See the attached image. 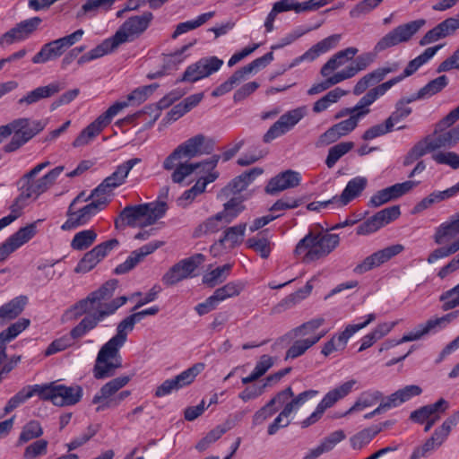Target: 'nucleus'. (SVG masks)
I'll return each mask as SVG.
<instances>
[{
	"instance_id": "obj_1",
	"label": "nucleus",
	"mask_w": 459,
	"mask_h": 459,
	"mask_svg": "<svg viewBox=\"0 0 459 459\" xmlns=\"http://www.w3.org/2000/svg\"><path fill=\"white\" fill-rule=\"evenodd\" d=\"M117 286V280H110L102 284L98 290L91 292L85 299L76 303L74 308L77 315L87 316L71 330L74 338H81L107 316L113 315L127 301L126 296L111 299Z\"/></svg>"
},
{
	"instance_id": "obj_2",
	"label": "nucleus",
	"mask_w": 459,
	"mask_h": 459,
	"mask_svg": "<svg viewBox=\"0 0 459 459\" xmlns=\"http://www.w3.org/2000/svg\"><path fill=\"white\" fill-rule=\"evenodd\" d=\"M136 317L134 314L124 318L117 327V333L100 349L93 367V376L96 379H104L115 375L121 368L122 357L119 350L127 340L128 333L134 330Z\"/></svg>"
},
{
	"instance_id": "obj_3",
	"label": "nucleus",
	"mask_w": 459,
	"mask_h": 459,
	"mask_svg": "<svg viewBox=\"0 0 459 459\" xmlns=\"http://www.w3.org/2000/svg\"><path fill=\"white\" fill-rule=\"evenodd\" d=\"M82 394V387L79 385L67 386L56 384V382H50L24 386L9 402H24L35 394L43 401H54L60 398L62 402H80Z\"/></svg>"
},
{
	"instance_id": "obj_4",
	"label": "nucleus",
	"mask_w": 459,
	"mask_h": 459,
	"mask_svg": "<svg viewBox=\"0 0 459 459\" xmlns=\"http://www.w3.org/2000/svg\"><path fill=\"white\" fill-rule=\"evenodd\" d=\"M165 202L142 204L137 205H127L115 220L117 229L126 225L130 227H146L154 224L163 217L167 211Z\"/></svg>"
},
{
	"instance_id": "obj_5",
	"label": "nucleus",
	"mask_w": 459,
	"mask_h": 459,
	"mask_svg": "<svg viewBox=\"0 0 459 459\" xmlns=\"http://www.w3.org/2000/svg\"><path fill=\"white\" fill-rule=\"evenodd\" d=\"M48 166H50L49 161L39 163L20 178L18 181L19 189L25 197L37 199L55 184L56 178L65 169L64 166H57L40 178L35 179V177Z\"/></svg>"
},
{
	"instance_id": "obj_6",
	"label": "nucleus",
	"mask_w": 459,
	"mask_h": 459,
	"mask_svg": "<svg viewBox=\"0 0 459 459\" xmlns=\"http://www.w3.org/2000/svg\"><path fill=\"white\" fill-rule=\"evenodd\" d=\"M340 242L337 234H313L309 232L299 241L294 250L296 255H304L305 262L315 261L329 255Z\"/></svg>"
},
{
	"instance_id": "obj_7",
	"label": "nucleus",
	"mask_w": 459,
	"mask_h": 459,
	"mask_svg": "<svg viewBox=\"0 0 459 459\" xmlns=\"http://www.w3.org/2000/svg\"><path fill=\"white\" fill-rule=\"evenodd\" d=\"M459 120V106L452 109L435 126L432 134L426 136L429 147L433 152L441 148H452L455 146L453 127Z\"/></svg>"
},
{
	"instance_id": "obj_8",
	"label": "nucleus",
	"mask_w": 459,
	"mask_h": 459,
	"mask_svg": "<svg viewBox=\"0 0 459 459\" xmlns=\"http://www.w3.org/2000/svg\"><path fill=\"white\" fill-rule=\"evenodd\" d=\"M83 34L84 30L79 29L69 35L44 44L40 50L32 57L31 62L37 65L45 64L59 58L67 48L81 40Z\"/></svg>"
},
{
	"instance_id": "obj_9",
	"label": "nucleus",
	"mask_w": 459,
	"mask_h": 459,
	"mask_svg": "<svg viewBox=\"0 0 459 459\" xmlns=\"http://www.w3.org/2000/svg\"><path fill=\"white\" fill-rule=\"evenodd\" d=\"M425 23L426 21L424 19H419L397 26L377 42L374 47V52L378 54L400 43L408 42Z\"/></svg>"
},
{
	"instance_id": "obj_10",
	"label": "nucleus",
	"mask_w": 459,
	"mask_h": 459,
	"mask_svg": "<svg viewBox=\"0 0 459 459\" xmlns=\"http://www.w3.org/2000/svg\"><path fill=\"white\" fill-rule=\"evenodd\" d=\"M78 198H75L68 207L67 220L61 226L63 230H71L87 224L93 216L105 208V200H93L78 211H74V206Z\"/></svg>"
},
{
	"instance_id": "obj_11",
	"label": "nucleus",
	"mask_w": 459,
	"mask_h": 459,
	"mask_svg": "<svg viewBox=\"0 0 459 459\" xmlns=\"http://www.w3.org/2000/svg\"><path fill=\"white\" fill-rule=\"evenodd\" d=\"M306 115L304 107L291 109L274 122L263 136L264 143H270L276 138H279L290 132Z\"/></svg>"
},
{
	"instance_id": "obj_12",
	"label": "nucleus",
	"mask_w": 459,
	"mask_h": 459,
	"mask_svg": "<svg viewBox=\"0 0 459 459\" xmlns=\"http://www.w3.org/2000/svg\"><path fill=\"white\" fill-rule=\"evenodd\" d=\"M203 254H195L188 258L175 264L162 277V282L166 286H173L179 281L192 276L195 269L204 262Z\"/></svg>"
},
{
	"instance_id": "obj_13",
	"label": "nucleus",
	"mask_w": 459,
	"mask_h": 459,
	"mask_svg": "<svg viewBox=\"0 0 459 459\" xmlns=\"http://www.w3.org/2000/svg\"><path fill=\"white\" fill-rule=\"evenodd\" d=\"M204 363H196L187 369L184 370L173 378L165 380L155 390L156 397H162L164 395L177 392L179 389L186 387L192 384L195 377L204 370Z\"/></svg>"
},
{
	"instance_id": "obj_14",
	"label": "nucleus",
	"mask_w": 459,
	"mask_h": 459,
	"mask_svg": "<svg viewBox=\"0 0 459 459\" xmlns=\"http://www.w3.org/2000/svg\"><path fill=\"white\" fill-rule=\"evenodd\" d=\"M459 315V311H454L451 313H448L441 317L437 318H431L428 320L425 324L420 325L417 328H415L414 331L409 333L408 334H405L396 342H391L389 344H386L385 349H388L391 346L398 345L400 343L405 342H411L420 339L422 336L436 331L437 329H440L445 327L446 325H448L450 322H452L454 319H455ZM384 348L380 349V351H382Z\"/></svg>"
},
{
	"instance_id": "obj_15",
	"label": "nucleus",
	"mask_w": 459,
	"mask_h": 459,
	"mask_svg": "<svg viewBox=\"0 0 459 459\" xmlns=\"http://www.w3.org/2000/svg\"><path fill=\"white\" fill-rule=\"evenodd\" d=\"M118 246L119 241L117 238H111L95 246L91 250L83 255L74 268V272L77 273L90 272Z\"/></svg>"
},
{
	"instance_id": "obj_16",
	"label": "nucleus",
	"mask_w": 459,
	"mask_h": 459,
	"mask_svg": "<svg viewBox=\"0 0 459 459\" xmlns=\"http://www.w3.org/2000/svg\"><path fill=\"white\" fill-rule=\"evenodd\" d=\"M205 140L204 135L196 134L179 144L163 161L165 170H172L177 160H190L200 154L201 147Z\"/></svg>"
},
{
	"instance_id": "obj_17",
	"label": "nucleus",
	"mask_w": 459,
	"mask_h": 459,
	"mask_svg": "<svg viewBox=\"0 0 459 459\" xmlns=\"http://www.w3.org/2000/svg\"><path fill=\"white\" fill-rule=\"evenodd\" d=\"M365 116L366 112L357 113L355 116L332 126L318 137L316 145L323 147L337 142L340 138L351 133L357 127L359 119Z\"/></svg>"
},
{
	"instance_id": "obj_18",
	"label": "nucleus",
	"mask_w": 459,
	"mask_h": 459,
	"mask_svg": "<svg viewBox=\"0 0 459 459\" xmlns=\"http://www.w3.org/2000/svg\"><path fill=\"white\" fill-rule=\"evenodd\" d=\"M222 65L223 61L217 56L201 58L195 64L189 65L183 74L182 77L177 80V82H197L217 72Z\"/></svg>"
},
{
	"instance_id": "obj_19",
	"label": "nucleus",
	"mask_w": 459,
	"mask_h": 459,
	"mask_svg": "<svg viewBox=\"0 0 459 459\" xmlns=\"http://www.w3.org/2000/svg\"><path fill=\"white\" fill-rule=\"evenodd\" d=\"M400 214L399 205L385 208L360 223L357 227L356 232L358 235H368L376 232L385 225L396 220Z\"/></svg>"
},
{
	"instance_id": "obj_20",
	"label": "nucleus",
	"mask_w": 459,
	"mask_h": 459,
	"mask_svg": "<svg viewBox=\"0 0 459 459\" xmlns=\"http://www.w3.org/2000/svg\"><path fill=\"white\" fill-rule=\"evenodd\" d=\"M443 45H437L435 47L428 48L424 50L422 54L411 60L407 66L405 67L403 73L396 77L390 79L387 82H385L379 85H377V89L381 92L382 95H385V92L390 90L394 85L403 81L404 78L412 75L421 65L426 64L430 58H432L435 54L439 50Z\"/></svg>"
},
{
	"instance_id": "obj_21",
	"label": "nucleus",
	"mask_w": 459,
	"mask_h": 459,
	"mask_svg": "<svg viewBox=\"0 0 459 459\" xmlns=\"http://www.w3.org/2000/svg\"><path fill=\"white\" fill-rule=\"evenodd\" d=\"M117 108H108L103 114L99 116L93 122L87 126L74 139L73 146L82 147L92 141L100 132L110 124L116 116Z\"/></svg>"
},
{
	"instance_id": "obj_22",
	"label": "nucleus",
	"mask_w": 459,
	"mask_h": 459,
	"mask_svg": "<svg viewBox=\"0 0 459 459\" xmlns=\"http://www.w3.org/2000/svg\"><path fill=\"white\" fill-rule=\"evenodd\" d=\"M220 158V155H213L206 160L196 163H188L183 161V160H177V161H175V167L172 169L174 171L171 175V179L174 183L180 184L186 177L198 169L202 168L203 171L213 170Z\"/></svg>"
},
{
	"instance_id": "obj_23",
	"label": "nucleus",
	"mask_w": 459,
	"mask_h": 459,
	"mask_svg": "<svg viewBox=\"0 0 459 459\" xmlns=\"http://www.w3.org/2000/svg\"><path fill=\"white\" fill-rule=\"evenodd\" d=\"M404 249L401 244L389 246L385 248L378 250L372 255L366 257L362 263L359 264L355 268L356 273H366L375 267L381 265L382 264L389 261L394 256L400 254Z\"/></svg>"
},
{
	"instance_id": "obj_24",
	"label": "nucleus",
	"mask_w": 459,
	"mask_h": 459,
	"mask_svg": "<svg viewBox=\"0 0 459 459\" xmlns=\"http://www.w3.org/2000/svg\"><path fill=\"white\" fill-rule=\"evenodd\" d=\"M153 19L151 12H145L142 15H136L127 19L116 33H119L124 39L123 43L131 41L138 37L149 27Z\"/></svg>"
},
{
	"instance_id": "obj_25",
	"label": "nucleus",
	"mask_w": 459,
	"mask_h": 459,
	"mask_svg": "<svg viewBox=\"0 0 459 459\" xmlns=\"http://www.w3.org/2000/svg\"><path fill=\"white\" fill-rule=\"evenodd\" d=\"M459 29V15L450 17L429 30L420 40V46H426L441 39L453 35Z\"/></svg>"
},
{
	"instance_id": "obj_26",
	"label": "nucleus",
	"mask_w": 459,
	"mask_h": 459,
	"mask_svg": "<svg viewBox=\"0 0 459 459\" xmlns=\"http://www.w3.org/2000/svg\"><path fill=\"white\" fill-rule=\"evenodd\" d=\"M341 39V35L333 34L331 35L321 41L317 42L316 45L311 47L307 51H306L303 55L296 57L287 67V69H291L294 66L298 65L303 61H314L321 54H324L330 49L335 48Z\"/></svg>"
},
{
	"instance_id": "obj_27",
	"label": "nucleus",
	"mask_w": 459,
	"mask_h": 459,
	"mask_svg": "<svg viewBox=\"0 0 459 459\" xmlns=\"http://www.w3.org/2000/svg\"><path fill=\"white\" fill-rule=\"evenodd\" d=\"M301 176L299 172L288 169L271 178L265 186V192L275 195L283 190L293 188L300 184Z\"/></svg>"
},
{
	"instance_id": "obj_28",
	"label": "nucleus",
	"mask_w": 459,
	"mask_h": 459,
	"mask_svg": "<svg viewBox=\"0 0 459 459\" xmlns=\"http://www.w3.org/2000/svg\"><path fill=\"white\" fill-rule=\"evenodd\" d=\"M163 242L160 241H154L148 243L140 248L134 250L131 252L130 255L127 257V259L118 264L115 270L114 273L119 275V274H125L129 273L131 270H133L141 261L143 260V258L153 253L156 249H158L160 247H161Z\"/></svg>"
},
{
	"instance_id": "obj_29",
	"label": "nucleus",
	"mask_w": 459,
	"mask_h": 459,
	"mask_svg": "<svg viewBox=\"0 0 459 459\" xmlns=\"http://www.w3.org/2000/svg\"><path fill=\"white\" fill-rule=\"evenodd\" d=\"M123 40L124 39H122L119 33H115L112 37L106 39L96 48L80 56L77 61L78 65H82L84 63L100 58L108 53L113 52L121 44H123Z\"/></svg>"
},
{
	"instance_id": "obj_30",
	"label": "nucleus",
	"mask_w": 459,
	"mask_h": 459,
	"mask_svg": "<svg viewBox=\"0 0 459 459\" xmlns=\"http://www.w3.org/2000/svg\"><path fill=\"white\" fill-rule=\"evenodd\" d=\"M381 96L383 95L377 87L372 88L359 100L356 106L353 108H342L335 114L334 118L340 119L347 116L351 117L352 116H355L357 113L360 112H366V115H368L370 112L368 107Z\"/></svg>"
},
{
	"instance_id": "obj_31",
	"label": "nucleus",
	"mask_w": 459,
	"mask_h": 459,
	"mask_svg": "<svg viewBox=\"0 0 459 459\" xmlns=\"http://www.w3.org/2000/svg\"><path fill=\"white\" fill-rule=\"evenodd\" d=\"M65 89V85L59 82H51L46 86L38 87L18 100L19 104L31 105L43 99H48Z\"/></svg>"
},
{
	"instance_id": "obj_32",
	"label": "nucleus",
	"mask_w": 459,
	"mask_h": 459,
	"mask_svg": "<svg viewBox=\"0 0 459 459\" xmlns=\"http://www.w3.org/2000/svg\"><path fill=\"white\" fill-rule=\"evenodd\" d=\"M30 321L21 318L0 333V365L7 358L6 343L15 339L21 333L29 327Z\"/></svg>"
},
{
	"instance_id": "obj_33",
	"label": "nucleus",
	"mask_w": 459,
	"mask_h": 459,
	"mask_svg": "<svg viewBox=\"0 0 459 459\" xmlns=\"http://www.w3.org/2000/svg\"><path fill=\"white\" fill-rule=\"evenodd\" d=\"M30 321L21 318L0 333V365L7 358L6 343L15 339L21 333L29 327Z\"/></svg>"
},
{
	"instance_id": "obj_34",
	"label": "nucleus",
	"mask_w": 459,
	"mask_h": 459,
	"mask_svg": "<svg viewBox=\"0 0 459 459\" xmlns=\"http://www.w3.org/2000/svg\"><path fill=\"white\" fill-rule=\"evenodd\" d=\"M368 185V179L364 177H356L351 179L341 195H335L338 206H344L351 201L359 196Z\"/></svg>"
},
{
	"instance_id": "obj_35",
	"label": "nucleus",
	"mask_w": 459,
	"mask_h": 459,
	"mask_svg": "<svg viewBox=\"0 0 459 459\" xmlns=\"http://www.w3.org/2000/svg\"><path fill=\"white\" fill-rule=\"evenodd\" d=\"M300 3L296 0H280L273 4L271 12L268 13L264 22V27L267 32H271L273 30V23L277 14L294 11L297 13H300Z\"/></svg>"
},
{
	"instance_id": "obj_36",
	"label": "nucleus",
	"mask_w": 459,
	"mask_h": 459,
	"mask_svg": "<svg viewBox=\"0 0 459 459\" xmlns=\"http://www.w3.org/2000/svg\"><path fill=\"white\" fill-rule=\"evenodd\" d=\"M263 170L258 168L250 169L249 171L244 172L241 175L232 179L226 187L222 189V192L229 195L230 194H238L245 190L247 186L255 178V177L261 175Z\"/></svg>"
},
{
	"instance_id": "obj_37",
	"label": "nucleus",
	"mask_w": 459,
	"mask_h": 459,
	"mask_svg": "<svg viewBox=\"0 0 459 459\" xmlns=\"http://www.w3.org/2000/svg\"><path fill=\"white\" fill-rule=\"evenodd\" d=\"M27 297L19 296L0 307V326L16 318L23 311Z\"/></svg>"
},
{
	"instance_id": "obj_38",
	"label": "nucleus",
	"mask_w": 459,
	"mask_h": 459,
	"mask_svg": "<svg viewBox=\"0 0 459 459\" xmlns=\"http://www.w3.org/2000/svg\"><path fill=\"white\" fill-rule=\"evenodd\" d=\"M358 48L350 47L337 52L322 66L320 71L321 74L324 77L328 76L333 71L339 68L346 61L353 58V56L358 53Z\"/></svg>"
},
{
	"instance_id": "obj_39",
	"label": "nucleus",
	"mask_w": 459,
	"mask_h": 459,
	"mask_svg": "<svg viewBox=\"0 0 459 459\" xmlns=\"http://www.w3.org/2000/svg\"><path fill=\"white\" fill-rule=\"evenodd\" d=\"M247 229V223H239L238 225L227 228L222 237L212 247L213 250L216 246H224L229 243L230 247H235L242 243L245 232Z\"/></svg>"
},
{
	"instance_id": "obj_40",
	"label": "nucleus",
	"mask_w": 459,
	"mask_h": 459,
	"mask_svg": "<svg viewBox=\"0 0 459 459\" xmlns=\"http://www.w3.org/2000/svg\"><path fill=\"white\" fill-rule=\"evenodd\" d=\"M141 161L142 160L139 158H133L123 162L110 176L106 178L107 184H111L115 188L123 185L130 170Z\"/></svg>"
},
{
	"instance_id": "obj_41",
	"label": "nucleus",
	"mask_w": 459,
	"mask_h": 459,
	"mask_svg": "<svg viewBox=\"0 0 459 459\" xmlns=\"http://www.w3.org/2000/svg\"><path fill=\"white\" fill-rule=\"evenodd\" d=\"M229 222L224 221V218L220 212L208 218L203 223L198 225L194 232L195 238H199L202 235L216 233L221 229L225 228Z\"/></svg>"
},
{
	"instance_id": "obj_42",
	"label": "nucleus",
	"mask_w": 459,
	"mask_h": 459,
	"mask_svg": "<svg viewBox=\"0 0 459 459\" xmlns=\"http://www.w3.org/2000/svg\"><path fill=\"white\" fill-rule=\"evenodd\" d=\"M325 333H321L307 339H301L294 342L286 352L285 359H296L303 355L310 347L315 345L324 337Z\"/></svg>"
},
{
	"instance_id": "obj_43",
	"label": "nucleus",
	"mask_w": 459,
	"mask_h": 459,
	"mask_svg": "<svg viewBox=\"0 0 459 459\" xmlns=\"http://www.w3.org/2000/svg\"><path fill=\"white\" fill-rule=\"evenodd\" d=\"M313 285L311 284V281H307L306 285L298 290L297 291L290 294L287 296L284 299H282L276 307L275 309L280 312L285 309H288L299 301L306 299L312 291Z\"/></svg>"
},
{
	"instance_id": "obj_44",
	"label": "nucleus",
	"mask_w": 459,
	"mask_h": 459,
	"mask_svg": "<svg viewBox=\"0 0 459 459\" xmlns=\"http://www.w3.org/2000/svg\"><path fill=\"white\" fill-rule=\"evenodd\" d=\"M129 380L130 378L127 376L119 377L110 380L101 387L99 394H95L92 402H100L103 399L109 398L116 392L125 386Z\"/></svg>"
},
{
	"instance_id": "obj_45",
	"label": "nucleus",
	"mask_w": 459,
	"mask_h": 459,
	"mask_svg": "<svg viewBox=\"0 0 459 459\" xmlns=\"http://www.w3.org/2000/svg\"><path fill=\"white\" fill-rule=\"evenodd\" d=\"M319 392L316 390H307L300 393L296 398L293 397V392L290 387L278 393L269 402H307V400L316 399Z\"/></svg>"
},
{
	"instance_id": "obj_46",
	"label": "nucleus",
	"mask_w": 459,
	"mask_h": 459,
	"mask_svg": "<svg viewBox=\"0 0 459 459\" xmlns=\"http://www.w3.org/2000/svg\"><path fill=\"white\" fill-rule=\"evenodd\" d=\"M273 358L270 355L264 354L261 356L252 373L242 378V383L244 385H248L249 383L256 381L273 367Z\"/></svg>"
},
{
	"instance_id": "obj_47",
	"label": "nucleus",
	"mask_w": 459,
	"mask_h": 459,
	"mask_svg": "<svg viewBox=\"0 0 459 459\" xmlns=\"http://www.w3.org/2000/svg\"><path fill=\"white\" fill-rule=\"evenodd\" d=\"M215 14V12H208L205 13H202L195 20L187 21L185 22H180L177 25L174 32L171 35L172 39H177L179 35L186 33L189 30L197 29L198 27L204 24L208 20L212 18Z\"/></svg>"
},
{
	"instance_id": "obj_48",
	"label": "nucleus",
	"mask_w": 459,
	"mask_h": 459,
	"mask_svg": "<svg viewBox=\"0 0 459 459\" xmlns=\"http://www.w3.org/2000/svg\"><path fill=\"white\" fill-rule=\"evenodd\" d=\"M446 409L444 403H429L412 411L410 419L416 423L422 424L435 412H444Z\"/></svg>"
},
{
	"instance_id": "obj_49",
	"label": "nucleus",
	"mask_w": 459,
	"mask_h": 459,
	"mask_svg": "<svg viewBox=\"0 0 459 459\" xmlns=\"http://www.w3.org/2000/svg\"><path fill=\"white\" fill-rule=\"evenodd\" d=\"M376 319L375 314H368L367 316L366 321L360 324L356 325H349L346 326L344 331H342L341 333H339L335 337V340L337 339L338 343L337 346L340 348V350H343L346 346V343L348 340L359 330L366 327L368 325H369L371 322H373Z\"/></svg>"
},
{
	"instance_id": "obj_50",
	"label": "nucleus",
	"mask_w": 459,
	"mask_h": 459,
	"mask_svg": "<svg viewBox=\"0 0 459 459\" xmlns=\"http://www.w3.org/2000/svg\"><path fill=\"white\" fill-rule=\"evenodd\" d=\"M117 0H86L81 10L77 13V17L91 14L96 15L100 10L108 11Z\"/></svg>"
},
{
	"instance_id": "obj_51",
	"label": "nucleus",
	"mask_w": 459,
	"mask_h": 459,
	"mask_svg": "<svg viewBox=\"0 0 459 459\" xmlns=\"http://www.w3.org/2000/svg\"><path fill=\"white\" fill-rule=\"evenodd\" d=\"M147 88L139 87L134 90L130 94L127 95L126 100L125 101H117L109 108H117L116 115L118 114L123 108H127L130 105H140L143 103L147 99L148 95L146 94Z\"/></svg>"
},
{
	"instance_id": "obj_52",
	"label": "nucleus",
	"mask_w": 459,
	"mask_h": 459,
	"mask_svg": "<svg viewBox=\"0 0 459 459\" xmlns=\"http://www.w3.org/2000/svg\"><path fill=\"white\" fill-rule=\"evenodd\" d=\"M97 239V233L93 230H84L77 232L72 241L74 250L82 251L89 248Z\"/></svg>"
},
{
	"instance_id": "obj_53",
	"label": "nucleus",
	"mask_w": 459,
	"mask_h": 459,
	"mask_svg": "<svg viewBox=\"0 0 459 459\" xmlns=\"http://www.w3.org/2000/svg\"><path fill=\"white\" fill-rule=\"evenodd\" d=\"M354 147L352 142H342L328 150V154L325 159V165L327 168L332 169L336 162Z\"/></svg>"
},
{
	"instance_id": "obj_54",
	"label": "nucleus",
	"mask_w": 459,
	"mask_h": 459,
	"mask_svg": "<svg viewBox=\"0 0 459 459\" xmlns=\"http://www.w3.org/2000/svg\"><path fill=\"white\" fill-rule=\"evenodd\" d=\"M245 210L243 200L240 197H232L223 204V211L220 212L225 222H232Z\"/></svg>"
},
{
	"instance_id": "obj_55",
	"label": "nucleus",
	"mask_w": 459,
	"mask_h": 459,
	"mask_svg": "<svg viewBox=\"0 0 459 459\" xmlns=\"http://www.w3.org/2000/svg\"><path fill=\"white\" fill-rule=\"evenodd\" d=\"M28 198L21 192L11 205V213L0 219V230L11 224L22 214V209L27 204Z\"/></svg>"
},
{
	"instance_id": "obj_56",
	"label": "nucleus",
	"mask_w": 459,
	"mask_h": 459,
	"mask_svg": "<svg viewBox=\"0 0 459 459\" xmlns=\"http://www.w3.org/2000/svg\"><path fill=\"white\" fill-rule=\"evenodd\" d=\"M432 152L433 151L429 147V144L425 137L423 140L414 144L412 148L408 152L404 157L403 165L410 166L428 152Z\"/></svg>"
},
{
	"instance_id": "obj_57",
	"label": "nucleus",
	"mask_w": 459,
	"mask_h": 459,
	"mask_svg": "<svg viewBox=\"0 0 459 459\" xmlns=\"http://www.w3.org/2000/svg\"><path fill=\"white\" fill-rule=\"evenodd\" d=\"M357 381L354 379L349 380L341 385L330 390L321 400V402H338L344 399L353 389Z\"/></svg>"
},
{
	"instance_id": "obj_58",
	"label": "nucleus",
	"mask_w": 459,
	"mask_h": 459,
	"mask_svg": "<svg viewBox=\"0 0 459 459\" xmlns=\"http://www.w3.org/2000/svg\"><path fill=\"white\" fill-rule=\"evenodd\" d=\"M247 247L259 254V255L264 259L268 258L271 254V242L267 238L264 236L257 235L248 238L247 241Z\"/></svg>"
},
{
	"instance_id": "obj_59",
	"label": "nucleus",
	"mask_w": 459,
	"mask_h": 459,
	"mask_svg": "<svg viewBox=\"0 0 459 459\" xmlns=\"http://www.w3.org/2000/svg\"><path fill=\"white\" fill-rule=\"evenodd\" d=\"M244 286L241 282L230 281L224 286L218 288L214 292L213 296L215 299L220 303L229 298L238 296L242 291Z\"/></svg>"
},
{
	"instance_id": "obj_60",
	"label": "nucleus",
	"mask_w": 459,
	"mask_h": 459,
	"mask_svg": "<svg viewBox=\"0 0 459 459\" xmlns=\"http://www.w3.org/2000/svg\"><path fill=\"white\" fill-rule=\"evenodd\" d=\"M232 265L226 264L222 266H219L210 273H206L203 277V282L210 287H214L216 284L222 282L227 278Z\"/></svg>"
},
{
	"instance_id": "obj_61",
	"label": "nucleus",
	"mask_w": 459,
	"mask_h": 459,
	"mask_svg": "<svg viewBox=\"0 0 459 459\" xmlns=\"http://www.w3.org/2000/svg\"><path fill=\"white\" fill-rule=\"evenodd\" d=\"M14 133L12 140L4 146V151L5 152H13L25 144L28 141H30L34 135L40 132V127L36 130L24 132L23 134H20L19 132L13 131Z\"/></svg>"
},
{
	"instance_id": "obj_62",
	"label": "nucleus",
	"mask_w": 459,
	"mask_h": 459,
	"mask_svg": "<svg viewBox=\"0 0 459 459\" xmlns=\"http://www.w3.org/2000/svg\"><path fill=\"white\" fill-rule=\"evenodd\" d=\"M421 393V387L417 385H406L389 395L387 402H406L415 396H419Z\"/></svg>"
},
{
	"instance_id": "obj_63",
	"label": "nucleus",
	"mask_w": 459,
	"mask_h": 459,
	"mask_svg": "<svg viewBox=\"0 0 459 459\" xmlns=\"http://www.w3.org/2000/svg\"><path fill=\"white\" fill-rule=\"evenodd\" d=\"M447 84L448 78L446 75L438 76L420 89V97H426V99L430 98L440 92Z\"/></svg>"
},
{
	"instance_id": "obj_64",
	"label": "nucleus",
	"mask_w": 459,
	"mask_h": 459,
	"mask_svg": "<svg viewBox=\"0 0 459 459\" xmlns=\"http://www.w3.org/2000/svg\"><path fill=\"white\" fill-rule=\"evenodd\" d=\"M431 158L437 164L446 165L455 170L459 169V154L455 152L439 151L434 152Z\"/></svg>"
}]
</instances>
